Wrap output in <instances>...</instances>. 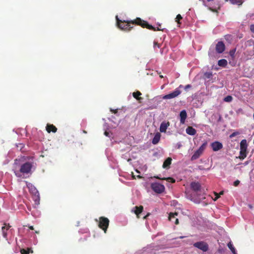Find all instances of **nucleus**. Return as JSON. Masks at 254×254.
Returning <instances> with one entry per match:
<instances>
[{"label": "nucleus", "instance_id": "1", "mask_svg": "<svg viewBox=\"0 0 254 254\" xmlns=\"http://www.w3.org/2000/svg\"><path fill=\"white\" fill-rule=\"evenodd\" d=\"M190 187L193 192L189 193L186 191L187 198L194 203H199L202 199L205 198L200 183L197 182H192L190 183Z\"/></svg>", "mask_w": 254, "mask_h": 254}, {"label": "nucleus", "instance_id": "2", "mask_svg": "<svg viewBox=\"0 0 254 254\" xmlns=\"http://www.w3.org/2000/svg\"><path fill=\"white\" fill-rule=\"evenodd\" d=\"M26 186L29 189L30 192L33 195V199L35 202V205H38L40 204V194L36 188L31 183L26 182Z\"/></svg>", "mask_w": 254, "mask_h": 254}, {"label": "nucleus", "instance_id": "3", "mask_svg": "<svg viewBox=\"0 0 254 254\" xmlns=\"http://www.w3.org/2000/svg\"><path fill=\"white\" fill-rule=\"evenodd\" d=\"M207 144V143L206 141L203 143L199 147V148L196 151H195L194 154L192 155L191 158V160H195L198 159L204 152Z\"/></svg>", "mask_w": 254, "mask_h": 254}, {"label": "nucleus", "instance_id": "4", "mask_svg": "<svg viewBox=\"0 0 254 254\" xmlns=\"http://www.w3.org/2000/svg\"><path fill=\"white\" fill-rule=\"evenodd\" d=\"M248 144L246 139H243L240 142V158L244 159L247 156Z\"/></svg>", "mask_w": 254, "mask_h": 254}, {"label": "nucleus", "instance_id": "5", "mask_svg": "<svg viewBox=\"0 0 254 254\" xmlns=\"http://www.w3.org/2000/svg\"><path fill=\"white\" fill-rule=\"evenodd\" d=\"M116 18L117 25L120 29L124 30H129L131 28L128 21L126 22L125 21H122L120 20L118 18V16H116Z\"/></svg>", "mask_w": 254, "mask_h": 254}, {"label": "nucleus", "instance_id": "6", "mask_svg": "<svg viewBox=\"0 0 254 254\" xmlns=\"http://www.w3.org/2000/svg\"><path fill=\"white\" fill-rule=\"evenodd\" d=\"M152 190L157 193H161L165 190L164 185L159 183H153L151 184Z\"/></svg>", "mask_w": 254, "mask_h": 254}, {"label": "nucleus", "instance_id": "7", "mask_svg": "<svg viewBox=\"0 0 254 254\" xmlns=\"http://www.w3.org/2000/svg\"><path fill=\"white\" fill-rule=\"evenodd\" d=\"M32 164L30 162H26L23 164L20 169V172L23 174H28L31 171Z\"/></svg>", "mask_w": 254, "mask_h": 254}, {"label": "nucleus", "instance_id": "8", "mask_svg": "<svg viewBox=\"0 0 254 254\" xmlns=\"http://www.w3.org/2000/svg\"><path fill=\"white\" fill-rule=\"evenodd\" d=\"M181 93V91L179 88H176L172 92L164 95L163 97V99H171L176 98Z\"/></svg>", "mask_w": 254, "mask_h": 254}, {"label": "nucleus", "instance_id": "9", "mask_svg": "<svg viewBox=\"0 0 254 254\" xmlns=\"http://www.w3.org/2000/svg\"><path fill=\"white\" fill-rule=\"evenodd\" d=\"M109 221L107 218L101 217L99 222V226L106 232L109 225Z\"/></svg>", "mask_w": 254, "mask_h": 254}, {"label": "nucleus", "instance_id": "10", "mask_svg": "<svg viewBox=\"0 0 254 254\" xmlns=\"http://www.w3.org/2000/svg\"><path fill=\"white\" fill-rule=\"evenodd\" d=\"M193 246L203 252H206L208 249V245L204 242H196L193 244Z\"/></svg>", "mask_w": 254, "mask_h": 254}, {"label": "nucleus", "instance_id": "11", "mask_svg": "<svg viewBox=\"0 0 254 254\" xmlns=\"http://www.w3.org/2000/svg\"><path fill=\"white\" fill-rule=\"evenodd\" d=\"M211 146L214 151H217L223 148L222 144L219 141H214L211 144Z\"/></svg>", "mask_w": 254, "mask_h": 254}, {"label": "nucleus", "instance_id": "12", "mask_svg": "<svg viewBox=\"0 0 254 254\" xmlns=\"http://www.w3.org/2000/svg\"><path fill=\"white\" fill-rule=\"evenodd\" d=\"M178 213L177 212H171L169 215V219L170 221L174 222L175 224L179 223V219L177 217Z\"/></svg>", "mask_w": 254, "mask_h": 254}, {"label": "nucleus", "instance_id": "13", "mask_svg": "<svg viewBox=\"0 0 254 254\" xmlns=\"http://www.w3.org/2000/svg\"><path fill=\"white\" fill-rule=\"evenodd\" d=\"M225 49V46L222 42H218L216 45V51L218 53H222Z\"/></svg>", "mask_w": 254, "mask_h": 254}, {"label": "nucleus", "instance_id": "14", "mask_svg": "<svg viewBox=\"0 0 254 254\" xmlns=\"http://www.w3.org/2000/svg\"><path fill=\"white\" fill-rule=\"evenodd\" d=\"M170 126V123L169 122L163 121L161 123L159 130L161 132H166L167 129Z\"/></svg>", "mask_w": 254, "mask_h": 254}, {"label": "nucleus", "instance_id": "15", "mask_svg": "<svg viewBox=\"0 0 254 254\" xmlns=\"http://www.w3.org/2000/svg\"><path fill=\"white\" fill-rule=\"evenodd\" d=\"M136 21L137 24L141 25V26L143 27H146L149 29H154L152 25L148 24V23L144 21H142L140 18H137Z\"/></svg>", "mask_w": 254, "mask_h": 254}, {"label": "nucleus", "instance_id": "16", "mask_svg": "<svg viewBox=\"0 0 254 254\" xmlns=\"http://www.w3.org/2000/svg\"><path fill=\"white\" fill-rule=\"evenodd\" d=\"M9 228L10 226L6 225L2 227V235L5 238H7V234L11 231V230H9Z\"/></svg>", "mask_w": 254, "mask_h": 254}, {"label": "nucleus", "instance_id": "17", "mask_svg": "<svg viewBox=\"0 0 254 254\" xmlns=\"http://www.w3.org/2000/svg\"><path fill=\"white\" fill-rule=\"evenodd\" d=\"M180 122L182 124H184L185 122L186 119L187 117V114L186 110H182L180 113Z\"/></svg>", "mask_w": 254, "mask_h": 254}, {"label": "nucleus", "instance_id": "18", "mask_svg": "<svg viewBox=\"0 0 254 254\" xmlns=\"http://www.w3.org/2000/svg\"><path fill=\"white\" fill-rule=\"evenodd\" d=\"M186 133L190 135H194L196 134V130L191 127H189L186 128Z\"/></svg>", "mask_w": 254, "mask_h": 254}, {"label": "nucleus", "instance_id": "19", "mask_svg": "<svg viewBox=\"0 0 254 254\" xmlns=\"http://www.w3.org/2000/svg\"><path fill=\"white\" fill-rule=\"evenodd\" d=\"M160 137H161L160 134L159 132L156 133L155 134V135L152 139V143L153 144H157L160 139Z\"/></svg>", "mask_w": 254, "mask_h": 254}, {"label": "nucleus", "instance_id": "20", "mask_svg": "<svg viewBox=\"0 0 254 254\" xmlns=\"http://www.w3.org/2000/svg\"><path fill=\"white\" fill-rule=\"evenodd\" d=\"M46 130L49 133H50L51 131L56 132L57 129L53 125H47L46 127Z\"/></svg>", "mask_w": 254, "mask_h": 254}, {"label": "nucleus", "instance_id": "21", "mask_svg": "<svg viewBox=\"0 0 254 254\" xmlns=\"http://www.w3.org/2000/svg\"><path fill=\"white\" fill-rule=\"evenodd\" d=\"M172 162V159L171 158L168 157L166 159V160L164 161L163 164V167L164 168H166L169 167L170 164Z\"/></svg>", "mask_w": 254, "mask_h": 254}, {"label": "nucleus", "instance_id": "22", "mask_svg": "<svg viewBox=\"0 0 254 254\" xmlns=\"http://www.w3.org/2000/svg\"><path fill=\"white\" fill-rule=\"evenodd\" d=\"M218 64L220 66L225 67L227 65V61L225 59H221L218 61Z\"/></svg>", "mask_w": 254, "mask_h": 254}, {"label": "nucleus", "instance_id": "23", "mask_svg": "<svg viewBox=\"0 0 254 254\" xmlns=\"http://www.w3.org/2000/svg\"><path fill=\"white\" fill-rule=\"evenodd\" d=\"M228 247L230 249V250L231 251L232 253L233 254H237V251H236V249H235L234 247L233 246V245L231 242H230L228 244Z\"/></svg>", "mask_w": 254, "mask_h": 254}, {"label": "nucleus", "instance_id": "24", "mask_svg": "<svg viewBox=\"0 0 254 254\" xmlns=\"http://www.w3.org/2000/svg\"><path fill=\"white\" fill-rule=\"evenodd\" d=\"M135 210L134 211V213L138 216L139 214H140L142 210H143V207L140 206L139 207H134Z\"/></svg>", "mask_w": 254, "mask_h": 254}, {"label": "nucleus", "instance_id": "25", "mask_svg": "<svg viewBox=\"0 0 254 254\" xmlns=\"http://www.w3.org/2000/svg\"><path fill=\"white\" fill-rule=\"evenodd\" d=\"M141 95V93L139 91H137L136 92H133L132 93V95L134 98L139 100L141 99V98H138V97Z\"/></svg>", "mask_w": 254, "mask_h": 254}, {"label": "nucleus", "instance_id": "26", "mask_svg": "<svg viewBox=\"0 0 254 254\" xmlns=\"http://www.w3.org/2000/svg\"><path fill=\"white\" fill-rule=\"evenodd\" d=\"M232 100L233 97L230 95L227 96L223 99L224 101L226 102H231L232 101Z\"/></svg>", "mask_w": 254, "mask_h": 254}, {"label": "nucleus", "instance_id": "27", "mask_svg": "<svg viewBox=\"0 0 254 254\" xmlns=\"http://www.w3.org/2000/svg\"><path fill=\"white\" fill-rule=\"evenodd\" d=\"M31 214L34 217H39L40 215V212L35 209V210L31 211Z\"/></svg>", "mask_w": 254, "mask_h": 254}, {"label": "nucleus", "instance_id": "28", "mask_svg": "<svg viewBox=\"0 0 254 254\" xmlns=\"http://www.w3.org/2000/svg\"><path fill=\"white\" fill-rule=\"evenodd\" d=\"M30 249L25 250V249H21L20 250V253L21 254H29L30 253Z\"/></svg>", "mask_w": 254, "mask_h": 254}, {"label": "nucleus", "instance_id": "29", "mask_svg": "<svg viewBox=\"0 0 254 254\" xmlns=\"http://www.w3.org/2000/svg\"><path fill=\"white\" fill-rule=\"evenodd\" d=\"M239 134L240 132L239 131H235L230 135V138H232Z\"/></svg>", "mask_w": 254, "mask_h": 254}, {"label": "nucleus", "instance_id": "30", "mask_svg": "<svg viewBox=\"0 0 254 254\" xmlns=\"http://www.w3.org/2000/svg\"><path fill=\"white\" fill-rule=\"evenodd\" d=\"M182 18V17L180 14L177 15L176 18V21L178 22V24L180 23L179 20H181Z\"/></svg>", "mask_w": 254, "mask_h": 254}, {"label": "nucleus", "instance_id": "31", "mask_svg": "<svg viewBox=\"0 0 254 254\" xmlns=\"http://www.w3.org/2000/svg\"><path fill=\"white\" fill-rule=\"evenodd\" d=\"M16 146L18 148H19L20 150H22V148L24 146V145L23 143H19Z\"/></svg>", "mask_w": 254, "mask_h": 254}, {"label": "nucleus", "instance_id": "32", "mask_svg": "<svg viewBox=\"0 0 254 254\" xmlns=\"http://www.w3.org/2000/svg\"><path fill=\"white\" fill-rule=\"evenodd\" d=\"M166 180L168 182H171L172 183H174L175 182V179H174L173 178H168L166 179Z\"/></svg>", "mask_w": 254, "mask_h": 254}, {"label": "nucleus", "instance_id": "33", "mask_svg": "<svg viewBox=\"0 0 254 254\" xmlns=\"http://www.w3.org/2000/svg\"><path fill=\"white\" fill-rule=\"evenodd\" d=\"M223 191L220 192L219 194H217V193H215V195H216V197L214 199V200H216V199H217L220 197V194H223Z\"/></svg>", "mask_w": 254, "mask_h": 254}, {"label": "nucleus", "instance_id": "34", "mask_svg": "<svg viewBox=\"0 0 254 254\" xmlns=\"http://www.w3.org/2000/svg\"><path fill=\"white\" fill-rule=\"evenodd\" d=\"M182 144L181 142H178L176 145V148L177 149H180L182 147Z\"/></svg>", "mask_w": 254, "mask_h": 254}, {"label": "nucleus", "instance_id": "35", "mask_svg": "<svg viewBox=\"0 0 254 254\" xmlns=\"http://www.w3.org/2000/svg\"><path fill=\"white\" fill-rule=\"evenodd\" d=\"M156 47H157L158 48H160V46L157 42L154 41V48H155Z\"/></svg>", "mask_w": 254, "mask_h": 254}, {"label": "nucleus", "instance_id": "36", "mask_svg": "<svg viewBox=\"0 0 254 254\" xmlns=\"http://www.w3.org/2000/svg\"><path fill=\"white\" fill-rule=\"evenodd\" d=\"M104 134H105L106 136L110 137L109 132L107 131L106 130H105V131Z\"/></svg>", "mask_w": 254, "mask_h": 254}, {"label": "nucleus", "instance_id": "37", "mask_svg": "<svg viewBox=\"0 0 254 254\" xmlns=\"http://www.w3.org/2000/svg\"><path fill=\"white\" fill-rule=\"evenodd\" d=\"M240 183V181L239 180H237L234 182V185L235 186H237Z\"/></svg>", "mask_w": 254, "mask_h": 254}, {"label": "nucleus", "instance_id": "38", "mask_svg": "<svg viewBox=\"0 0 254 254\" xmlns=\"http://www.w3.org/2000/svg\"><path fill=\"white\" fill-rule=\"evenodd\" d=\"M14 173L17 176H20V173L16 170V168L14 169Z\"/></svg>", "mask_w": 254, "mask_h": 254}, {"label": "nucleus", "instance_id": "39", "mask_svg": "<svg viewBox=\"0 0 254 254\" xmlns=\"http://www.w3.org/2000/svg\"><path fill=\"white\" fill-rule=\"evenodd\" d=\"M251 30L254 33V24L251 26Z\"/></svg>", "mask_w": 254, "mask_h": 254}, {"label": "nucleus", "instance_id": "40", "mask_svg": "<svg viewBox=\"0 0 254 254\" xmlns=\"http://www.w3.org/2000/svg\"><path fill=\"white\" fill-rule=\"evenodd\" d=\"M19 161H18L17 159H16V160H15L14 165H15V166H16V165H19Z\"/></svg>", "mask_w": 254, "mask_h": 254}, {"label": "nucleus", "instance_id": "41", "mask_svg": "<svg viewBox=\"0 0 254 254\" xmlns=\"http://www.w3.org/2000/svg\"><path fill=\"white\" fill-rule=\"evenodd\" d=\"M213 52H211V51H209V56H210V57H212L213 56Z\"/></svg>", "mask_w": 254, "mask_h": 254}, {"label": "nucleus", "instance_id": "42", "mask_svg": "<svg viewBox=\"0 0 254 254\" xmlns=\"http://www.w3.org/2000/svg\"><path fill=\"white\" fill-rule=\"evenodd\" d=\"M235 51H230V54L231 56L233 55L234 54Z\"/></svg>", "mask_w": 254, "mask_h": 254}, {"label": "nucleus", "instance_id": "43", "mask_svg": "<svg viewBox=\"0 0 254 254\" xmlns=\"http://www.w3.org/2000/svg\"><path fill=\"white\" fill-rule=\"evenodd\" d=\"M191 87V86L189 84L187 85L185 87V88L187 89V88H190Z\"/></svg>", "mask_w": 254, "mask_h": 254}, {"label": "nucleus", "instance_id": "44", "mask_svg": "<svg viewBox=\"0 0 254 254\" xmlns=\"http://www.w3.org/2000/svg\"><path fill=\"white\" fill-rule=\"evenodd\" d=\"M241 111H242V109H241V108H240V109H239L238 110V111H237V113H239V112H241Z\"/></svg>", "mask_w": 254, "mask_h": 254}, {"label": "nucleus", "instance_id": "45", "mask_svg": "<svg viewBox=\"0 0 254 254\" xmlns=\"http://www.w3.org/2000/svg\"><path fill=\"white\" fill-rule=\"evenodd\" d=\"M30 229H31V230H33V226H30Z\"/></svg>", "mask_w": 254, "mask_h": 254}, {"label": "nucleus", "instance_id": "46", "mask_svg": "<svg viewBox=\"0 0 254 254\" xmlns=\"http://www.w3.org/2000/svg\"><path fill=\"white\" fill-rule=\"evenodd\" d=\"M185 237V236H181V237H180V239H183V238H184Z\"/></svg>", "mask_w": 254, "mask_h": 254}, {"label": "nucleus", "instance_id": "47", "mask_svg": "<svg viewBox=\"0 0 254 254\" xmlns=\"http://www.w3.org/2000/svg\"><path fill=\"white\" fill-rule=\"evenodd\" d=\"M137 177L138 178H141V177L140 176H139V175L137 176Z\"/></svg>", "mask_w": 254, "mask_h": 254}, {"label": "nucleus", "instance_id": "48", "mask_svg": "<svg viewBox=\"0 0 254 254\" xmlns=\"http://www.w3.org/2000/svg\"><path fill=\"white\" fill-rule=\"evenodd\" d=\"M105 127H106V124L104 125V128H105Z\"/></svg>", "mask_w": 254, "mask_h": 254}, {"label": "nucleus", "instance_id": "49", "mask_svg": "<svg viewBox=\"0 0 254 254\" xmlns=\"http://www.w3.org/2000/svg\"><path fill=\"white\" fill-rule=\"evenodd\" d=\"M213 0H207L208 1H213Z\"/></svg>", "mask_w": 254, "mask_h": 254}, {"label": "nucleus", "instance_id": "50", "mask_svg": "<svg viewBox=\"0 0 254 254\" xmlns=\"http://www.w3.org/2000/svg\"><path fill=\"white\" fill-rule=\"evenodd\" d=\"M147 216V215L145 216L144 217V218H146Z\"/></svg>", "mask_w": 254, "mask_h": 254}, {"label": "nucleus", "instance_id": "51", "mask_svg": "<svg viewBox=\"0 0 254 254\" xmlns=\"http://www.w3.org/2000/svg\"><path fill=\"white\" fill-rule=\"evenodd\" d=\"M160 77H161V78H162V77H163V76H162V75H160Z\"/></svg>", "mask_w": 254, "mask_h": 254}]
</instances>
